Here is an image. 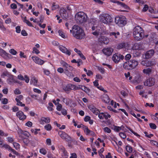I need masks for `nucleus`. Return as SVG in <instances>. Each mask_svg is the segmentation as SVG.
<instances>
[{"label": "nucleus", "mask_w": 158, "mask_h": 158, "mask_svg": "<svg viewBox=\"0 0 158 158\" xmlns=\"http://www.w3.org/2000/svg\"><path fill=\"white\" fill-rule=\"evenodd\" d=\"M70 31L73 35L77 39H81L85 37V35L82 29L77 25H74Z\"/></svg>", "instance_id": "obj_1"}, {"label": "nucleus", "mask_w": 158, "mask_h": 158, "mask_svg": "<svg viewBox=\"0 0 158 158\" xmlns=\"http://www.w3.org/2000/svg\"><path fill=\"white\" fill-rule=\"evenodd\" d=\"M144 31L139 26L135 27L133 29V35L135 40H140L143 38Z\"/></svg>", "instance_id": "obj_2"}, {"label": "nucleus", "mask_w": 158, "mask_h": 158, "mask_svg": "<svg viewBox=\"0 0 158 158\" xmlns=\"http://www.w3.org/2000/svg\"><path fill=\"white\" fill-rule=\"evenodd\" d=\"M87 19V15L83 12H78L75 16V20L77 23H82L85 22Z\"/></svg>", "instance_id": "obj_3"}, {"label": "nucleus", "mask_w": 158, "mask_h": 158, "mask_svg": "<svg viewBox=\"0 0 158 158\" xmlns=\"http://www.w3.org/2000/svg\"><path fill=\"white\" fill-rule=\"evenodd\" d=\"M100 21L105 24H109L112 22L111 16L108 14H103L99 16Z\"/></svg>", "instance_id": "obj_4"}, {"label": "nucleus", "mask_w": 158, "mask_h": 158, "mask_svg": "<svg viewBox=\"0 0 158 158\" xmlns=\"http://www.w3.org/2000/svg\"><path fill=\"white\" fill-rule=\"evenodd\" d=\"M138 64V62L136 60H131L124 63L123 67L127 69H132L136 68Z\"/></svg>", "instance_id": "obj_5"}, {"label": "nucleus", "mask_w": 158, "mask_h": 158, "mask_svg": "<svg viewBox=\"0 0 158 158\" xmlns=\"http://www.w3.org/2000/svg\"><path fill=\"white\" fill-rule=\"evenodd\" d=\"M115 23L120 27H122L126 23V18L123 16L117 17L115 19Z\"/></svg>", "instance_id": "obj_6"}, {"label": "nucleus", "mask_w": 158, "mask_h": 158, "mask_svg": "<svg viewBox=\"0 0 158 158\" xmlns=\"http://www.w3.org/2000/svg\"><path fill=\"white\" fill-rule=\"evenodd\" d=\"M155 83V79L153 77H150L144 81V85L145 86L150 87L154 85Z\"/></svg>", "instance_id": "obj_7"}, {"label": "nucleus", "mask_w": 158, "mask_h": 158, "mask_svg": "<svg viewBox=\"0 0 158 158\" xmlns=\"http://www.w3.org/2000/svg\"><path fill=\"white\" fill-rule=\"evenodd\" d=\"M124 58V56L118 53L114 54L112 58V60L116 63H118L121 60Z\"/></svg>", "instance_id": "obj_8"}, {"label": "nucleus", "mask_w": 158, "mask_h": 158, "mask_svg": "<svg viewBox=\"0 0 158 158\" xmlns=\"http://www.w3.org/2000/svg\"><path fill=\"white\" fill-rule=\"evenodd\" d=\"M58 134L60 137L68 142V145L69 146V136L65 132L62 131H59Z\"/></svg>", "instance_id": "obj_9"}, {"label": "nucleus", "mask_w": 158, "mask_h": 158, "mask_svg": "<svg viewBox=\"0 0 158 158\" xmlns=\"http://www.w3.org/2000/svg\"><path fill=\"white\" fill-rule=\"evenodd\" d=\"M114 49L111 48H105L102 50V52L106 56H108L111 55L113 52Z\"/></svg>", "instance_id": "obj_10"}, {"label": "nucleus", "mask_w": 158, "mask_h": 158, "mask_svg": "<svg viewBox=\"0 0 158 158\" xmlns=\"http://www.w3.org/2000/svg\"><path fill=\"white\" fill-rule=\"evenodd\" d=\"M8 78L6 80L7 83L10 85H13L15 83L16 78L15 76L12 75H9L8 76Z\"/></svg>", "instance_id": "obj_11"}, {"label": "nucleus", "mask_w": 158, "mask_h": 158, "mask_svg": "<svg viewBox=\"0 0 158 158\" xmlns=\"http://www.w3.org/2000/svg\"><path fill=\"white\" fill-rule=\"evenodd\" d=\"M61 64L62 65L64 69V73L67 76L69 75V72L68 70V67L69 65L68 64L66 63L64 60H61L60 62Z\"/></svg>", "instance_id": "obj_12"}, {"label": "nucleus", "mask_w": 158, "mask_h": 158, "mask_svg": "<svg viewBox=\"0 0 158 158\" xmlns=\"http://www.w3.org/2000/svg\"><path fill=\"white\" fill-rule=\"evenodd\" d=\"M16 115L19 118L20 120L23 121L27 118V116L24 114L23 112L19 110L17 112Z\"/></svg>", "instance_id": "obj_13"}, {"label": "nucleus", "mask_w": 158, "mask_h": 158, "mask_svg": "<svg viewBox=\"0 0 158 158\" xmlns=\"http://www.w3.org/2000/svg\"><path fill=\"white\" fill-rule=\"evenodd\" d=\"M154 53L153 50H150L147 52L143 56L145 59H148L151 58L154 55Z\"/></svg>", "instance_id": "obj_14"}, {"label": "nucleus", "mask_w": 158, "mask_h": 158, "mask_svg": "<svg viewBox=\"0 0 158 158\" xmlns=\"http://www.w3.org/2000/svg\"><path fill=\"white\" fill-rule=\"evenodd\" d=\"M105 34H109L110 37L113 39L115 40L118 39L120 35V33L118 32H111L109 33H105Z\"/></svg>", "instance_id": "obj_15"}, {"label": "nucleus", "mask_w": 158, "mask_h": 158, "mask_svg": "<svg viewBox=\"0 0 158 158\" xmlns=\"http://www.w3.org/2000/svg\"><path fill=\"white\" fill-rule=\"evenodd\" d=\"M19 137H29L30 134L27 131L22 130L18 131Z\"/></svg>", "instance_id": "obj_16"}, {"label": "nucleus", "mask_w": 158, "mask_h": 158, "mask_svg": "<svg viewBox=\"0 0 158 158\" xmlns=\"http://www.w3.org/2000/svg\"><path fill=\"white\" fill-rule=\"evenodd\" d=\"M141 64L143 66L150 67L154 65L155 63L153 61L145 60H142L141 62Z\"/></svg>", "instance_id": "obj_17"}, {"label": "nucleus", "mask_w": 158, "mask_h": 158, "mask_svg": "<svg viewBox=\"0 0 158 158\" xmlns=\"http://www.w3.org/2000/svg\"><path fill=\"white\" fill-rule=\"evenodd\" d=\"M58 149L61 152L62 155L65 156H68V153L65 150L64 148L61 145H57Z\"/></svg>", "instance_id": "obj_18"}, {"label": "nucleus", "mask_w": 158, "mask_h": 158, "mask_svg": "<svg viewBox=\"0 0 158 158\" xmlns=\"http://www.w3.org/2000/svg\"><path fill=\"white\" fill-rule=\"evenodd\" d=\"M32 59L34 61L36 64L40 65H42L44 62V61L39 58L37 56H32Z\"/></svg>", "instance_id": "obj_19"}, {"label": "nucleus", "mask_w": 158, "mask_h": 158, "mask_svg": "<svg viewBox=\"0 0 158 158\" xmlns=\"http://www.w3.org/2000/svg\"><path fill=\"white\" fill-rule=\"evenodd\" d=\"M60 15L63 19L65 20L68 17V14L65 10L61 9L60 11Z\"/></svg>", "instance_id": "obj_20"}, {"label": "nucleus", "mask_w": 158, "mask_h": 158, "mask_svg": "<svg viewBox=\"0 0 158 158\" xmlns=\"http://www.w3.org/2000/svg\"><path fill=\"white\" fill-rule=\"evenodd\" d=\"M88 107L89 109L95 114L97 115L99 113V110L94 106L90 105Z\"/></svg>", "instance_id": "obj_21"}, {"label": "nucleus", "mask_w": 158, "mask_h": 158, "mask_svg": "<svg viewBox=\"0 0 158 158\" xmlns=\"http://www.w3.org/2000/svg\"><path fill=\"white\" fill-rule=\"evenodd\" d=\"M84 130L86 135L93 136L95 135L94 133L89 130L87 127H85Z\"/></svg>", "instance_id": "obj_22"}, {"label": "nucleus", "mask_w": 158, "mask_h": 158, "mask_svg": "<svg viewBox=\"0 0 158 158\" xmlns=\"http://www.w3.org/2000/svg\"><path fill=\"white\" fill-rule=\"evenodd\" d=\"M98 40L100 42L105 44H107L109 42V39L105 37H101L99 38Z\"/></svg>", "instance_id": "obj_23"}, {"label": "nucleus", "mask_w": 158, "mask_h": 158, "mask_svg": "<svg viewBox=\"0 0 158 158\" xmlns=\"http://www.w3.org/2000/svg\"><path fill=\"white\" fill-rule=\"evenodd\" d=\"M38 81V79L35 77L33 76L31 77L30 83L35 86H37Z\"/></svg>", "instance_id": "obj_24"}, {"label": "nucleus", "mask_w": 158, "mask_h": 158, "mask_svg": "<svg viewBox=\"0 0 158 158\" xmlns=\"http://www.w3.org/2000/svg\"><path fill=\"white\" fill-rule=\"evenodd\" d=\"M59 48L60 50L63 52L69 55V50L64 46L62 45H60L59 46Z\"/></svg>", "instance_id": "obj_25"}, {"label": "nucleus", "mask_w": 158, "mask_h": 158, "mask_svg": "<svg viewBox=\"0 0 158 158\" xmlns=\"http://www.w3.org/2000/svg\"><path fill=\"white\" fill-rule=\"evenodd\" d=\"M102 99L103 101L106 103H108L110 102L109 98L106 94H103L102 96Z\"/></svg>", "instance_id": "obj_26"}, {"label": "nucleus", "mask_w": 158, "mask_h": 158, "mask_svg": "<svg viewBox=\"0 0 158 158\" xmlns=\"http://www.w3.org/2000/svg\"><path fill=\"white\" fill-rule=\"evenodd\" d=\"M152 69L150 68H148L144 69L143 70V72L146 75H149L152 73Z\"/></svg>", "instance_id": "obj_27"}, {"label": "nucleus", "mask_w": 158, "mask_h": 158, "mask_svg": "<svg viewBox=\"0 0 158 158\" xmlns=\"http://www.w3.org/2000/svg\"><path fill=\"white\" fill-rule=\"evenodd\" d=\"M21 141H23L24 143L26 145H27L29 143V140L28 137H19Z\"/></svg>", "instance_id": "obj_28"}, {"label": "nucleus", "mask_w": 158, "mask_h": 158, "mask_svg": "<svg viewBox=\"0 0 158 158\" xmlns=\"http://www.w3.org/2000/svg\"><path fill=\"white\" fill-rule=\"evenodd\" d=\"M10 54L7 53L4 50H1L0 52V55L2 57L6 58L8 57L9 55Z\"/></svg>", "instance_id": "obj_29"}, {"label": "nucleus", "mask_w": 158, "mask_h": 158, "mask_svg": "<svg viewBox=\"0 0 158 158\" xmlns=\"http://www.w3.org/2000/svg\"><path fill=\"white\" fill-rule=\"evenodd\" d=\"M41 121L43 122H45L46 123H49L50 121V118L48 117H42L41 118Z\"/></svg>", "instance_id": "obj_30"}, {"label": "nucleus", "mask_w": 158, "mask_h": 158, "mask_svg": "<svg viewBox=\"0 0 158 158\" xmlns=\"http://www.w3.org/2000/svg\"><path fill=\"white\" fill-rule=\"evenodd\" d=\"M0 29L4 32L6 30V28L4 27L2 20L0 19Z\"/></svg>", "instance_id": "obj_31"}, {"label": "nucleus", "mask_w": 158, "mask_h": 158, "mask_svg": "<svg viewBox=\"0 0 158 158\" xmlns=\"http://www.w3.org/2000/svg\"><path fill=\"white\" fill-rule=\"evenodd\" d=\"M125 76L126 79H128L130 80L131 82H133L131 80L132 79V77L130 76V73L129 72H128L127 73H125L124 74Z\"/></svg>", "instance_id": "obj_32"}, {"label": "nucleus", "mask_w": 158, "mask_h": 158, "mask_svg": "<svg viewBox=\"0 0 158 158\" xmlns=\"http://www.w3.org/2000/svg\"><path fill=\"white\" fill-rule=\"evenodd\" d=\"M23 22L26 23L29 27H32L33 26L32 24L29 20L27 19L26 17L24 18Z\"/></svg>", "instance_id": "obj_33"}, {"label": "nucleus", "mask_w": 158, "mask_h": 158, "mask_svg": "<svg viewBox=\"0 0 158 158\" xmlns=\"http://www.w3.org/2000/svg\"><path fill=\"white\" fill-rule=\"evenodd\" d=\"M63 89L67 93H69V85L68 84L66 85H63Z\"/></svg>", "instance_id": "obj_34"}, {"label": "nucleus", "mask_w": 158, "mask_h": 158, "mask_svg": "<svg viewBox=\"0 0 158 158\" xmlns=\"http://www.w3.org/2000/svg\"><path fill=\"white\" fill-rule=\"evenodd\" d=\"M126 44L124 43H121L118 44L117 48L118 49H120L125 47Z\"/></svg>", "instance_id": "obj_35"}, {"label": "nucleus", "mask_w": 158, "mask_h": 158, "mask_svg": "<svg viewBox=\"0 0 158 158\" xmlns=\"http://www.w3.org/2000/svg\"><path fill=\"white\" fill-rule=\"evenodd\" d=\"M44 128L47 131H49L52 130V127L50 124H47L44 126Z\"/></svg>", "instance_id": "obj_36"}, {"label": "nucleus", "mask_w": 158, "mask_h": 158, "mask_svg": "<svg viewBox=\"0 0 158 158\" xmlns=\"http://www.w3.org/2000/svg\"><path fill=\"white\" fill-rule=\"evenodd\" d=\"M103 131L105 133H110L111 132V130L108 127H106L103 128Z\"/></svg>", "instance_id": "obj_37"}, {"label": "nucleus", "mask_w": 158, "mask_h": 158, "mask_svg": "<svg viewBox=\"0 0 158 158\" xmlns=\"http://www.w3.org/2000/svg\"><path fill=\"white\" fill-rule=\"evenodd\" d=\"M118 5H120L121 6L123 7L124 8L127 9H129V7L124 4L119 2H118Z\"/></svg>", "instance_id": "obj_38"}, {"label": "nucleus", "mask_w": 158, "mask_h": 158, "mask_svg": "<svg viewBox=\"0 0 158 158\" xmlns=\"http://www.w3.org/2000/svg\"><path fill=\"white\" fill-rule=\"evenodd\" d=\"M2 147L4 148L5 149L8 150V151L12 149V148L8 145L7 144H4L2 145Z\"/></svg>", "instance_id": "obj_39"}, {"label": "nucleus", "mask_w": 158, "mask_h": 158, "mask_svg": "<svg viewBox=\"0 0 158 158\" xmlns=\"http://www.w3.org/2000/svg\"><path fill=\"white\" fill-rule=\"evenodd\" d=\"M126 149L127 151L129 152H131L132 151V148L129 146H126Z\"/></svg>", "instance_id": "obj_40"}, {"label": "nucleus", "mask_w": 158, "mask_h": 158, "mask_svg": "<svg viewBox=\"0 0 158 158\" xmlns=\"http://www.w3.org/2000/svg\"><path fill=\"white\" fill-rule=\"evenodd\" d=\"M59 35L61 36L62 38H65V36L63 32L61 30H59L58 31Z\"/></svg>", "instance_id": "obj_41"}, {"label": "nucleus", "mask_w": 158, "mask_h": 158, "mask_svg": "<svg viewBox=\"0 0 158 158\" xmlns=\"http://www.w3.org/2000/svg\"><path fill=\"white\" fill-rule=\"evenodd\" d=\"M82 90L87 93H89L90 91L89 89L86 87L85 86H84Z\"/></svg>", "instance_id": "obj_42"}, {"label": "nucleus", "mask_w": 158, "mask_h": 158, "mask_svg": "<svg viewBox=\"0 0 158 158\" xmlns=\"http://www.w3.org/2000/svg\"><path fill=\"white\" fill-rule=\"evenodd\" d=\"M121 129V127L115 126L114 127V130L116 132H118Z\"/></svg>", "instance_id": "obj_43"}, {"label": "nucleus", "mask_w": 158, "mask_h": 158, "mask_svg": "<svg viewBox=\"0 0 158 158\" xmlns=\"http://www.w3.org/2000/svg\"><path fill=\"white\" fill-rule=\"evenodd\" d=\"M119 135L120 137L123 139H125L127 137L126 134L124 132L119 133Z\"/></svg>", "instance_id": "obj_44"}, {"label": "nucleus", "mask_w": 158, "mask_h": 158, "mask_svg": "<svg viewBox=\"0 0 158 158\" xmlns=\"http://www.w3.org/2000/svg\"><path fill=\"white\" fill-rule=\"evenodd\" d=\"M98 69L100 72L102 74H104L105 73V70L103 67H98Z\"/></svg>", "instance_id": "obj_45"}, {"label": "nucleus", "mask_w": 158, "mask_h": 158, "mask_svg": "<svg viewBox=\"0 0 158 158\" xmlns=\"http://www.w3.org/2000/svg\"><path fill=\"white\" fill-rule=\"evenodd\" d=\"M40 152L44 155H45L47 153V151L45 149L42 148L40 149Z\"/></svg>", "instance_id": "obj_46"}, {"label": "nucleus", "mask_w": 158, "mask_h": 158, "mask_svg": "<svg viewBox=\"0 0 158 158\" xmlns=\"http://www.w3.org/2000/svg\"><path fill=\"white\" fill-rule=\"evenodd\" d=\"M40 51L38 49H37L36 48L34 47L33 48L32 53H35L36 54H38L40 53Z\"/></svg>", "instance_id": "obj_47"}, {"label": "nucleus", "mask_w": 158, "mask_h": 158, "mask_svg": "<svg viewBox=\"0 0 158 158\" xmlns=\"http://www.w3.org/2000/svg\"><path fill=\"white\" fill-rule=\"evenodd\" d=\"M32 132L34 133L35 135H36L38 134V131H40V129H32L31 130Z\"/></svg>", "instance_id": "obj_48"}, {"label": "nucleus", "mask_w": 158, "mask_h": 158, "mask_svg": "<svg viewBox=\"0 0 158 158\" xmlns=\"http://www.w3.org/2000/svg\"><path fill=\"white\" fill-rule=\"evenodd\" d=\"M13 144L16 149H18L19 148L20 145L19 143L16 142H14L13 143Z\"/></svg>", "instance_id": "obj_49"}, {"label": "nucleus", "mask_w": 158, "mask_h": 158, "mask_svg": "<svg viewBox=\"0 0 158 158\" xmlns=\"http://www.w3.org/2000/svg\"><path fill=\"white\" fill-rule=\"evenodd\" d=\"M59 6L58 5L56 4L55 3H54L52 6V10H55L59 8Z\"/></svg>", "instance_id": "obj_50"}, {"label": "nucleus", "mask_w": 158, "mask_h": 158, "mask_svg": "<svg viewBox=\"0 0 158 158\" xmlns=\"http://www.w3.org/2000/svg\"><path fill=\"white\" fill-rule=\"evenodd\" d=\"M0 135L6 137L8 135V134L7 133H4L2 130H0Z\"/></svg>", "instance_id": "obj_51"}, {"label": "nucleus", "mask_w": 158, "mask_h": 158, "mask_svg": "<svg viewBox=\"0 0 158 158\" xmlns=\"http://www.w3.org/2000/svg\"><path fill=\"white\" fill-rule=\"evenodd\" d=\"M70 89L73 90H77V86L73 85H70Z\"/></svg>", "instance_id": "obj_52"}, {"label": "nucleus", "mask_w": 158, "mask_h": 158, "mask_svg": "<svg viewBox=\"0 0 158 158\" xmlns=\"http://www.w3.org/2000/svg\"><path fill=\"white\" fill-rule=\"evenodd\" d=\"M14 93L15 94H19L21 93L20 90L18 89H16L14 91Z\"/></svg>", "instance_id": "obj_53"}, {"label": "nucleus", "mask_w": 158, "mask_h": 158, "mask_svg": "<svg viewBox=\"0 0 158 158\" xmlns=\"http://www.w3.org/2000/svg\"><path fill=\"white\" fill-rule=\"evenodd\" d=\"M104 118L106 119H108V118L110 117V115L106 113H104Z\"/></svg>", "instance_id": "obj_54"}, {"label": "nucleus", "mask_w": 158, "mask_h": 158, "mask_svg": "<svg viewBox=\"0 0 158 158\" xmlns=\"http://www.w3.org/2000/svg\"><path fill=\"white\" fill-rule=\"evenodd\" d=\"M21 35L23 36H26L28 35V34L25 30H23L21 31Z\"/></svg>", "instance_id": "obj_55"}, {"label": "nucleus", "mask_w": 158, "mask_h": 158, "mask_svg": "<svg viewBox=\"0 0 158 158\" xmlns=\"http://www.w3.org/2000/svg\"><path fill=\"white\" fill-rule=\"evenodd\" d=\"M46 144L48 146L51 145L52 144L51 140L50 139L48 138L46 140Z\"/></svg>", "instance_id": "obj_56"}, {"label": "nucleus", "mask_w": 158, "mask_h": 158, "mask_svg": "<svg viewBox=\"0 0 158 158\" xmlns=\"http://www.w3.org/2000/svg\"><path fill=\"white\" fill-rule=\"evenodd\" d=\"M16 32L17 33H19L21 32L20 27V26H18L15 27Z\"/></svg>", "instance_id": "obj_57"}, {"label": "nucleus", "mask_w": 158, "mask_h": 158, "mask_svg": "<svg viewBox=\"0 0 158 158\" xmlns=\"http://www.w3.org/2000/svg\"><path fill=\"white\" fill-rule=\"evenodd\" d=\"M57 105L56 107V109L57 110L60 111L62 109V105L59 103Z\"/></svg>", "instance_id": "obj_58"}, {"label": "nucleus", "mask_w": 158, "mask_h": 158, "mask_svg": "<svg viewBox=\"0 0 158 158\" xmlns=\"http://www.w3.org/2000/svg\"><path fill=\"white\" fill-rule=\"evenodd\" d=\"M32 125V123L30 121L27 122L25 123V126H27L29 127H31Z\"/></svg>", "instance_id": "obj_59"}, {"label": "nucleus", "mask_w": 158, "mask_h": 158, "mask_svg": "<svg viewBox=\"0 0 158 158\" xmlns=\"http://www.w3.org/2000/svg\"><path fill=\"white\" fill-rule=\"evenodd\" d=\"M10 53L13 55H15L17 53V52L13 49H11L10 50Z\"/></svg>", "instance_id": "obj_60"}, {"label": "nucleus", "mask_w": 158, "mask_h": 158, "mask_svg": "<svg viewBox=\"0 0 158 158\" xmlns=\"http://www.w3.org/2000/svg\"><path fill=\"white\" fill-rule=\"evenodd\" d=\"M8 100L6 98H4L2 101V103L3 104H6L8 103Z\"/></svg>", "instance_id": "obj_61"}, {"label": "nucleus", "mask_w": 158, "mask_h": 158, "mask_svg": "<svg viewBox=\"0 0 158 158\" xmlns=\"http://www.w3.org/2000/svg\"><path fill=\"white\" fill-rule=\"evenodd\" d=\"M97 88L99 90L102 91L105 93L107 92V91L105 90L103 87L101 86H98Z\"/></svg>", "instance_id": "obj_62"}, {"label": "nucleus", "mask_w": 158, "mask_h": 158, "mask_svg": "<svg viewBox=\"0 0 158 158\" xmlns=\"http://www.w3.org/2000/svg\"><path fill=\"white\" fill-rule=\"evenodd\" d=\"M131 56L130 54H128L125 56V59L126 60H129L131 58Z\"/></svg>", "instance_id": "obj_63"}, {"label": "nucleus", "mask_w": 158, "mask_h": 158, "mask_svg": "<svg viewBox=\"0 0 158 158\" xmlns=\"http://www.w3.org/2000/svg\"><path fill=\"white\" fill-rule=\"evenodd\" d=\"M77 155L76 153H74L71 154L70 158H77Z\"/></svg>", "instance_id": "obj_64"}]
</instances>
